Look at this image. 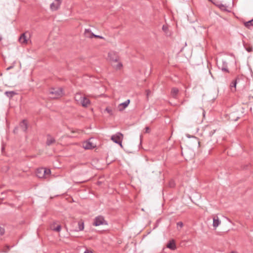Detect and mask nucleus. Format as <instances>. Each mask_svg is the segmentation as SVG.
Segmentation results:
<instances>
[{
    "label": "nucleus",
    "instance_id": "1",
    "mask_svg": "<svg viewBox=\"0 0 253 253\" xmlns=\"http://www.w3.org/2000/svg\"><path fill=\"white\" fill-rule=\"evenodd\" d=\"M51 171L50 169L41 168L36 170V175L40 178H46L50 175Z\"/></svg>",
    "mask_w": 253,
    "mask_h": 253
},
{
    "label": "nucleus",
    "instance_id": "2",
    "mask_svg": "<svg viewBox=\"0 0 253 253\" xmlns=\"http://www.w3.org/2000/svg\"><path fill=\"white\" fill-rule=\"evenodd\" d=\"M50 94L51 95V98L53 99L58 98L63 95V89L61 88H52L50 91Z\"/></svg>",
    "mask_w": 253,
    "mask_h": 253
},
{
    "label": "nucleus",
    "instance_id": "3",
    "mask_svg": "<svg viewBox=\"0 0 253 253\" xmlns=\"http://www.w3.org/2000/svg\"><path fill=\"white\" fill-rule=\"evenodd\" d=\"M123 135L121 132H117L116 134L112 135L111 139L115 143L119 144L122 147Z\"/></svg>",
    "mask_w": 253,
    "mask_h": 253
},
{
    "label": "nucleus",
    "instance_id": "4",
    "mask_svg": "<svg viewBox=\"0 0 253 253\" xmlns=\"http://www.w3.org/2000/svg\"><path fill=\"white\" fill-rule=\"evenodd\" d=\"M30 37V34L29 32H26L20 36L19 38V41L22 44H27L28 40Z\"/></svg>",
    "mask_w": 253,
    "mask_h": 253
},
{
    "label": "nucleus",
    "instance_id": "5",
    "mask_svg": "<svg viewBox=\"0 0 253 253\" xmlns=\"http://www.w3.org/2000/svg\"><path fill=\"white\" fill-rule=\"evenodd\" d=\"M105 222H106L103 216L100 215L95 218L93 225L95 226H98L101 225L106 224Z\"/></svg>",
    "mask_w": 253,
    "mask_h": 253
},
{
    "label": "nucleus",
    "instance_id": "6",
    "mask_svg": "<svg viewBox=\"0 0 253 253\" xmlns=\"http://www.w3.org/2000/svg\"><path fill=\"white\" fill-rule=\"evenodd\" d=\"M55 2H52L50 5V8L52 11L57 10L61 4V0H55Z\"/></svg>",
    "mask_w": 253,
    "mask_h": 253
},
{
    "label": "nucleus",
    "instance_id": "7",
    "mask_svg": "<svg viewBox=\"0 0 253 253\" xmlns=\"http://www.w3.org/2000/svg\"><path fill=\"white\" fill-rule=\"evenodd\" d=\"M94 147L93 144L89 141H86L83 143V147L84 149H91Z\"/></svg>",
    "mask_w": 253,
    "mask_h": 253
},
{
    "label": "nucleus",
    "instance_id": "8",
    "mask_svg": "<svg viewBox=\"0 0 253 253\" xmlns=\"http://www.w3.org/2000/svg\"><path fill=\"white\" fill-rule=\"evenodd\" d=\"M108 58L111 61L118 62L119 60V57L118 55L114 52H109L108 53Z\"/></svg>",
    "mask_w": 253,
    "mask_h": 253
},
{
    "label": "nucleus",
    "instance_id": "9",
    "mask_svg": "<svg viewBox=\"0 0 253 253\" xmlns=\"http://www.w3.org/2000/svg\"><path fill=\"white\" fill-rule=\"evenodd\" d=\"M47 140L46 141V144L47 146H50L55 142V139L54 137L51 136L50 134L47 135Z\"/></svg>",
    "mask_w": 253,
    "mask_h": 253
},
{
    "label": "nucleus",
    "instance_id": "10",
    "mask_svg": "<svg viewBox=\"0 0 253 253\" xmlns=\"http://www.w3.org/2000/svg\"><path fill=\"white\" fill-rule=\"evenodd\" d=\"M129 103H130V100L127 99L125 102L120 104L118 106L119 111H123L124 109H125L126 107H127V106L128 105Z\"/></svg>",
    "mask_w": 253,
    "mask_h": 253
},
{
    "label": "nucleus",
    "instance_id": "11",
    "mask_svg": "<svg viewBox=\"0 0 253 253\" xmlns=\"http://www.w3.org/2000/svg\"><path fill=\"white\" fill-rule=\"evenodd\" d=\"M20 128L24 132H26L28 128V124L26 120H23L20 124Z\"/></svg>",
    "mask_w": 253,
    "mask_h": 253
},
{
    "label": "nucleus",
    "instance_id": "12",
    "mask_svg": "<svg viewBox=\"0 0 253 253\" xmlns=\"http://www.w3.org/2000/svg\"><path fill=\"white\" fill-rule=\"evenodd\" d=\"M179 92V89L176 87H172L171 89V96L174 98H177V94Z\"/></svg>",
    "mask_w": 253,
    "mask_h": 253
},
{
    "label": "nucleus",
    "instance_id": "13",
    "mask_svg": "<svg viewBox=\"0 0 253 253\" xmlns=\"http://www.w3.org/2000/svg\"><path fill=\"white\" fill-rule=\"evenodd\" d=\"M167 247V248L171 249V250H174L176 248L175 242L173 240L169 241V242L168 243Z\"/></svg>",
    "mask_w": 253,
    "mask_h": 253
},
{
    "label": "nucleus",
    "instance_id": "14",
    "mask_svg": "<svg viewBox=\"0 0 253 253\" xmlns=\"http://www.w3.org/2000/svg\"><path fill=\"white\" fill-rule=\"evenodd\" d=\"M83 107H87L90 104V101L88 99L84 96L82 101L80 103Z\"/></svg>",
    "mask_w": 253,
    "mask_h": 253
},
{
    "label": "nucleus",
    "instance_id": "15",
    "mask_svg": "<svg viewBox=\"0 0 253 253\" xmlns=\"http://www.w3.org/2000/svg\"><path fill=\"white\" fill-rule=\"evenodd\" d=\"M84 96L81 93H77L75 95V99L77 103H80Z\"/></svg>",
    "mask_w": 253,
    "mask_h": 253
},
{
    "label": "nucleus",
    "instance_id": "16",
    "mask_svg": "<svg viewBox=\"0 0 253 253\" xmlns=\"http://www.w3.org/2000/svg\"><path fill=\"white\" fill-rule=\"evenodd\" d=\"M220 223V221L219 220L218 217H214L213 218V226L216 228Z\"/></svg>",
    "mask_w": 253,
    "mask_h": 253
},
{
    "label": "nucleus",
    "instance_id": "17",
    "mask_svg": "<svg viewBox=\"0 0 253 253\" xmlns=\"http://www.w3.org/2000/svg\"><path fill=\"white\" fill-rule=\"evenodd\" d=\"M55 224V222L51 226V228L52 230L56 232H60L61 229L60 225H58L56 227H54V225Z\"/></svg>",
    "mask_w": 253,
    "mask_h": 253
},
{
    "label": "nucleus",
    "instance_id": "18",
    "mask_svg": "<svg viewBox=\"0 0 253 253\" xmlns=\"http://www.w3.org/2000/svg\"><path fill=\"white\" fill-rule=\"evenodd\" d=\"M84 35L86 38H91V34H93L91 30L89 29H86L84 30Z\"/></svg>",
    "mask_w": 253,
    "mask_h": 253
},
{
    "label": "nucleus",
    "instance_id": "19",
    "mask_svg": "<svg viewBox=\"0 0 253 253\" xmlns=\"http://www.w3.org/2000/svg\"><path fill=\"white\" fill-rule=\"evenodd\" d=\"M78 229L77 231H82L84 229V223L82 221H79L78 222Z\"/></svg>",
    "mask_w": 253,
    "mask_h": 253
},
{
    "label": "nucleus",
    "instance_id": "20",
    "mask_svg": "<svg viewBox=\"0 0 253 253\" xmlns=\"http://www.w3.org/2000/svg\"><path fill=\"white\" fill-rule=\"evenodd\" d=\"M218 7L221 10L224 11H228L227 9V6L226 5L223 4L222 3L218 4L217 5Z\"/></svg>",
    "mask_w": 253,
    "mask_h": 253
},
{
    "label": "nucleus",
    "instance_id": "21",
    "mask_svg": "<svg viewBox=\"0 0 253 253\" xmlns=\"http://www.w3.org/2000/svg\"><path fill=\"white\" fill-rule=\"evenodd\" d=\"M239 78H236L235 80L233 81L231 83V84H230V87L231 88V89H232V87H234V91L236 90V84H237L238 81H239Z\"/></svg>",
    "mask_w": 253,
    "mask_h": 253
},
{
    "label": "nucleus",
    "instance_id": "22",
    "mask_svg": "<svg viewBox=\"0 0 253 253\" xmlns=\"http://www.w3.org/2000/svg\"><path fill=\"white\" fill-rule=\"evenodd\" d=\"M245 26L249 28L250 27V26H253V21L252 19L245 23Z\"/></svg>",
    "mask_w": 253,
    "mask_h": 253
},
{
    "label": "nucleus",
    "instance_id": "23",
    "mask_svg": "<svg viewBox=\"0 0 253 253\" xmlns=\"http://www.w3.org/2000/svg\"><path fill=\"white\" fill-rule=\"evenodd\" d=\"M15 92L14 91H5V94L9 97H12L14 94H15Z\"/></svg>",
    "mask_w": 253,
    "mask_h": 253
},
{
    "label": "nucleus",
    "instance_id": "24",
    "mask_svg": "<svg viewBox=\"0 0 253 253\" xmlns=\"http://www.w3.org/2000/svg\"><path fill=\"white\" fill-rule=\"evenodd\" d=\"M10 248L11 247L10 246L6 245L3 249L2 252L4 253H7L8 251L10 250Z\"/></svg>",
    "mask_w": 253,
    "mask_h": 253
},
{
    "label": "nucleus",
    "instance_id": "25",
    "mask_svg": "<svg viewBox=\"0 0 253 253\" xmlns=\"http://www.w3.org/2000/svg\"><path fill=\"white\" fill-rule=\"evenodd\" d=\"M175 185V183L173 180H171L169 182V186L171 188L174 187Z\"/></svg>",
    "mask_w": 253,
    "mask_h": 253
},
{
    "label": "nucleus",
    "instance_id": "26",
    "mask_svg": "<svg viewBox=\"0 0 253 253\" xmlns=\"http://www.w3.org/2000/svg\"><path fill=\"white\" fill-rule=\"evenodd\" d=\"M91 38H92L93 37H95V38H99V39H104V38L103 37L99 36V35H96L93 33L91 34Z\"/></svg>",
    "mask_w": 253,
    "mask_h": 253
},
{
    "label": "nucleus",
    "instance_id": "27",
    "mask_svg": "<svg viewBox=\"0 0 253 253\" xmlns=\"http://www.w3.org/2000/svg\"><path fill=\"white\" fill-rule=\"evenodd\" d=\"M221 70L224 72H229V71L227 69V64H225V68H221Z\"/></svg>",
    "mask_w": 253,
    "mask_h": 253
},
{
    "label": "nucleus",
    "instance_id": "28",
    "mask_svg": "<svg viewBox=\"0 0 253 253\" xmlns=\"http://www.w3.org/2000/svg\"><path fill=\"white\" fill-rule=\"evenodd\" d=\"M105 111L106 112H107V113H108L110 115H112L113 113H112V110L111 109H110L109 107H107L106 109H105Z\"/></svg>",
    "mask_w": 253,
    "mask_h": 253
},
{
    "label": "nucleus",
    "instance_id": "29",
    "mask_svg": "<svg viewBox=\"0 0 253 253\" xmlns=\"http://www.w3.org/2000/svg\"><path fill=\"white\" fill-rule=\"evenodd\" d=\"M183 226V224L182 222L180 221V222H178L177 223V228L178 227H180V228H182Z\"/></svg>",
    "mask_w": 253,
    "mask_h": 253
},
{
    "label": "nucleus",
    "instance_id": "30",
    "mask_svg": "<svg viewBox=\"0 0 253 253\" xmlns=\"http://www.w3.org/2000/svg\"><path fill=\"white\" fill-rule=\"evenodd\" d=\"M245 48L246 50L249 52L252 51L253 50V48L252 46L246 47Z\"/></svg>",
    "mask_w": 253,
    "mask_h": 253
},
{
    "label": "nucleus",
    "instance_id": "31",
    "mask_svg": "<svg viewBox=\"0 0 253 253\" xmlns=\"http://www.w3.org/2000/svg\"><path fill=\"white\" fill-rule=\"evenodd\" d=\"M150 132V129L149 127L146 126L145 128V133H149Z\"/></svg>",
    "mask_w": 253,
    "mask_h": 253
},
{
    "label": "nucleus",
    "instance_id": "32",
    "mask_svg": "<svg viewBox=\"0 0 253 253\" xmlns=\"http://www.w3.org/2000/svg\"><path fill=\"white\" fill-rule=\"evenodd\" d=\"M123 66V65L121 63H119L116 66V69H120Z\"/></svg>",
    "mask_w": 253,
    "mask_h": 253
},
{
    "label": "nucleus",
    "instance_id": "33",
    "mask_svg": "<svg viewBox=\"0 0 253 253\" xmlns=\"http://www.w3.org/2000/svg\"><path fill=\"white\" fill-rule=\"evenodd\" d=\"M225 64H227V63L225 61H223L222 62V66L221 68H225Z\"/></svg>",
    "mask_w": 253,
    "mask_h": 253
},
{
    "label": "nucleus",
    "instance_id": "34",
    "mask_svg": "<svg viewBox=\"0 0 253 253\" xmlns=\"http://www.w3.org/2000/svg\"><path fill=\"white\" fill-rule=\"evenodd\" d=\"M4 233V230L1 228V236Z\"/></svg>",
    "mask_w": 253,
    "mask_h": 253
},
{
    "label": "nucleus",
    "instance_id": "35",
    "mask_svg": "<svg viewBox=\"0 0 253 253\" xmlns=\"http://www.w3.org/2000/svg\"><path fill=\"white\" fill-rule=\"evenodd\" d=\"M162 29H163V31H166V30L167 29V27L165 26H163Z\"/></svg>",
    "mask_w": 253,
    "mask_h": 253
},
{
    "label": "nucleus",
    "instance_id": "36",
    "mask_svg": "<svg viewBox=\"0 0 253 253\" xmlns=\"http://www.w3.org/2000/svg\"><path fill=\"white\" fill-rule=\"evenodd\" d=\"M84 253H92V252L91 251H89L88 250H86L85 251H84Z\"/></svg>",
    "mask_w": 253,
    "mask_h": 253
},
{
    "label": "nucleus",
    "instance_id": "37",
    "mask_svg": "<svg viewBox=\"0 0 253 253\" xmlns=\"http://www.w3.org/2000/svg\"><path fill=\"white\" fill-rule=\"evenodd\" d=\"M146 92H147V96H148V95H149V93L151 92V91L149 90H147Z\"/></svg>",
    "mask_w": 253,
    "mask_h": 253
},
{
    "label": "nucleus",
    "instance_id": "38",
    "mask_svg": "<svg viewBox=\"0 0 253 253\" xmlns=\"http://www.w3.org/2000/svg\"><path fill=\"white\" fill-rule=\"evenodd\" d=\"M231 253H237V252H235V251H232V252H231Z\"/></svg>",
    "mask_w": 253,
    "mask_h": 253
},
{
    "label": "nucleus",
    "instance_id": "39",
    "mask_svg": "<svg viewBox=\"0 0 253 253\" xmlns=\"http://www.w3.org/2000/svg\"><path fill=\"white\" fill-rule=\"evenodd\" d=\"M239 118V117H237L236 119H235V121H237Z\"/></svg>",
    "mask_w": 253,
    "mask_h": 253
}]
</instances>
